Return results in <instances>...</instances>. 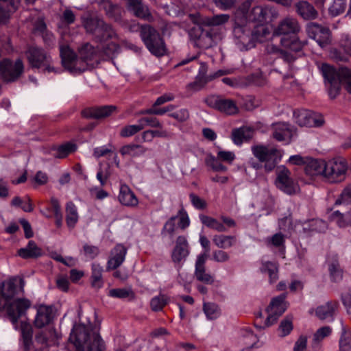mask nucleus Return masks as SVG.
I'll use <instances>...</instances> for the list:
<instances>
[{"instance_id":"nucleus-1","label":"nucleus","mask_w":351,"mask_h":351,"mask_svg":"<svg viewBox=\"0 0 351 351\" xmlns=\"http://www.w3.org/2000/svg\"><path fill=\"white\" fill-rule=\"evenodd\" d=\"M25 281L19 276H12L2 282L0 285V312L5 311L12 323L25 313L31 306L26 298L14 299L24 292Z\"/></svg>"},{"instance_id":"nucleus-2","label":"nucleus","mask_w":351,"mask_h":351,"mask_svg":"<svg viewBox=\"0 0 351 351\" xmlns=\"http://www.w3.org/2000/svg\"><path fill=\"white\" fill-rule=\"evenodd\" d=\"M101 326L99 321L75 324L71 332L69 341L76 351H103L104 342L99 335Z\"/></svg>"},{"instance_id":"nucleus-3","label":"nucleus","mask_w":351,"mask_h":351,"mask_svg":"<svg viewBox=\"0 0 351 351\" xmlns=\"http://www.w3.org/2000/svg\"><path fill=\"white\" fill-rule=\"evenodd\" d=\"M139 29L141 38L152 54L160 57L166 53L164 39L156 29L149 25H142Z\"/></svg>"},{"instance_id":"nucleus-4","label":"nucleus","mask_w":351,"mask_h":351,"mask_svg":"<svg viewBox=\"0 0 351 351\" xmlns=\"http://www.w3.org/2000/svg\"><path fill=\"white\" fill-rule=\"evenodd\" d=\"M251 149L253 155L260 162H265L264 169L266 172L273 171L282 156L280 150L263 145H254Z\"/></svg>"},{"instance_id":"nucleus-5","label":"nucleus","mask_w":351,"mask_h":351,"mask_svg":"<svg viewBox=\"0 0 351 351\" xmlns=\"http://www.w3.org/2000/svg\"><path fill=\"white\" fill-rule=\"evenodd\" d=\"M26 56L32 68H43L44 71L49 73L56 72L55 67L52 65L50 54L43 48L37 46L29 47L26 51Z\"/></svg>"},{"instance_id":"nucleus-6","label":"nucleus","mask_w":351,"mask_h":351,"mask_svg":"<svg viewBox=\"0 0 351 351\" xmlns=\"http://www.w3.org/2000/svg\"><path fill=\"white\" fill-rule=\"evenodd\" d=\"M60 54L63 66L71 73H81L87 69V60L77 58L68 45L60 46Z\"/></svg>"},{"instance_id":"nucleus-7","label":"nucleus","mask_w":351,"mask_h":351,"mask_svg":"<svg viewBox=\"0 0 351 351\" xmlns=\"http://www.w3.org/2000/svg\"><path fill=\"white\" fill-rule=\"evenodd\" d=\"M24 71L23 62L21 59L14 62L8 58L0 61V78L5 82L17 80Z\"/></svg>"},{"instance_id":"nucleus-8","label":"nucleus","mask_w":351,"mask_h":351,"mask_svg":"<svg viewBox=\"0 0 351 351\" xmlns=\"http://www.w3.org/2000/svg\"><path fill=\"white\" fill-rule=\"evenodd\" d=\"M326 172L324 178L329 182L335 183L343 181L346 178L348 166L343 158H338L325 163Z\"/></svg>"},{"instance_id":"nucleus-9","label":"nucleus","mask_w":351,"mask_h":351,"mask_svg":"<svg viewBox=\"0 0 351 351\" xmlns=\"http://www.w3.org/2000/svg\"><path fill=\"white\" fill-rule=\"evenodd\" d=\"M204 101L209 107L228 115H233L239 112V108L234 100L219 95H210L205 99Z\"/></svg>"},{"instance_id":"nucleus-10","label":"nucleus","mask_w":351,"mask_h":351,"mask_svg":"<svg viewBox=\"0 0 351 351\" xmlns=\"http://www.w3.org/2000/svg\"><path fill=\"white\" fill-rule=\"evenodd\" d=\"M306 31L308 36L315 40L322 48L330 44L331 32L328 27L317 23H309L306 25Z\"/></svg>"},{"instance_id":"nucleus-11","label":"nucleus","mask_w":351,"mask_h":351,"mask_svg":"<svg viewBox=\"0 0 351 351\" xmlns=\"http://www.w3.org/2000/svg\"><path fill=\"white\" fill-rule=\"evenodd\" d=\"M291 171L285 166H280L276 170V186L284 193L291 195L296 192L297 184L291 177Z\"/></svg>"},{"instance_id":"nucleus-12","label":"nucleus","mask_w":351,"mask_h":351,"mask_svg":"<svg viewBox=\"0 0 351 351\" xmlns=\"http://www.w3.org/2000/svg\"><path fill=\"white\" fill-rule=\"evenodd\" d=\"M27 326L30 327V329L32 331V338L31 339L33 338V329H32V326L28 324H22L21 332V341L22 351H25L24 347H23V330L25 328H26ZM55 335H56V332L53 330L41 331V332L37 333L35 336L36 341L38 344H40V346L36 348L35 346L34 345L33 339H32V351H48L47 347L49 345V343L51 341H53V337H55Z\"/></svg>"},{"instance_id":"nucleus-13","label":"nucleus","mask_w":351,"mask_h":351,"mask_svg":"<svg viewBox=\"0 0 351 351\" xmlns=\"http://www.w3.org/2000/svg\"><path fill=\"white\" fill-rule=\"evenodd\" d=\"M285 298L286 294L283 293L272 299L267 308L268 315L265 322L266 327L276 323L278 317L285 311L287 308Z\"/></svg>"},{"instance_id":"nucleus-14","label":"nucleus","mask_w":351,"mask_h":351,"mask_svg":"<svg viewBox=\"0 0 351 351\" xmlns=\"http://www.w3.org/2000/svg\"><path fill=\"white\" fill-rule=\"evenodd\" d=\"M190 254L189 245L184 236L176 239V245L171 252V260L175 267L180 269Z\"/></svg>"},{"instance_id":"nucleus-15","label":"nucleus","mask_w":351,"mask_h":351,"mask_svg":"<svg viewBox=\"0 0 351 351\" xmlns=\"http://www.w3.org/2000/svg\"><path fill=\"white\" fill-rule=\"evenodd\" d=\"M300 30L301 27L298 19L292 16H287L282 19L274 28L273 36L289 37L295 36Z\"/></svg>"},{"instance_id":"nucleus-16","label":"nucleus","mask_w":351,"mask_h":351,"mask_svg":"<svg viewBox=\"0 0 351 351\" xmlns=\"http://www.w3.org/2000/svg\"><path fill=\"white\" fill-rule=\"evenodd\" d=\"M293 118L295 123L302 127H319L324 123L322 118L316 117L313 112L306 109L295 110Z\"/></svg>"},{"instance_id":"nucleus-17","label":"nucleus","mask_w":351,"mask_h":351,"mask_svg":"<svg viewBox=\"0 0 351 351\" xmlns=\"http://www.w3.org/2000/svg\"><path fill=\"white\" fill-rule=\"evenodd\" d=\"M128 248L122 243H117L111 250L106 264L108 271L114 270L125 261Z\"/></svg>"},{"instance_id":"nucleus-18","label":"nucleus","mask_w":351,"mask_h":351,"mask_svg":"<svg viewBox=\"0 0 351 351\" xmlns=\"http://www.w3.org/2000/svg\"><path fill=\"white\" fill-rule=\"evenodd\" d=\"M233 35L237 40V44L242 45L246 49L254 47L252 39V31L246 26L235 25Z\"/></svg>"},{"instance_id":"nucleus-19","label":"nucleus","mask_w":351,"mask_h":351,"mask_svg":"<svg viewBox=\"0 0 351 351\" xmlns=\"http://www.w3.org/2000/svg\"><path fill=\"white\" fill-rule=\"evenodd\" d=\"M207 65L205 63L200 64L199 73L194 82L186 85V90L190 93H193L202 90L206 84L212 81V77H208L206 75Z\"/></svg>"},{"instance_id":"nucleus-20","label":"nucleus","mask_w":351,"mask_h":351,"mask_svg":"<svg viewBox=\"0 0 351 351\" xmlns=\"http://www.w3.org/2000/svg\"><path fill=\"white\" fill-rule=\"evenodd\" d=\"M53 317L52 307L40 304L36 308V315L34 321V326L38 328H42L49 324Z\"/></svg>"},{"instance_id":"nucleus-21","label":"nucleus","mask_w":351,"mask_h":351,"mask_svg":"<svg viewBox=\"0 0 351 351\" xmlns=\"http://www.w3.org/2000/svg\"><path fill=\"white\" fill-rule=\"evenodd\" d=\"M206 258L207 256L205 254L197 256L195 262V276L197 280L210 285L214 282V277L206 271Z\"/></svg>"},{"instance_id":"nucleus-22","label":"nucleus","mask_w":351,"mask_h":351,"mask_svg":"<svg viewBox=\"0 0 351 351\" xmlns=\"http://www.w3.org/2000/svg\"><path fill=\"white\" fill-rule=\"evenodd\" d=\"M295 131L293 126L286 123H278L273 125V137L278 141L289 143Z\"/></svg>"},{"instance_id":"nucleus-23","label":"nucleus","mask_w":351,"mask_h":351,"mask_svg":"<svg viewBox=\"0 0 351 351\" xmlns=\"http://www.w3.org/2000/svg\"><path fill=\"white\" fill-rule=\"evenodd\" d=\"M115 110L114 106H95L84 109L82 114L85 118L99 119L109 117Z\"/></svg>"},{"instance_id":"nucleus-24","label":"nucleus","mask_w":351,"mask_h":351,"mask_svg":"<svg viewBox=\"0 0 351 351\" xmlns=\"http://www.w3.org/2000/svg\"><path fill=\"white\" fill-rule=\"evenodd\" d=\"M295 12L304 20H313L318 16L314 6L306 0H300L295 3Z\"/></svg>"},{"instance_id":"nucleus-25","label":"nucleus","mask_w":351,"mask_h":351,"mask_svg":"<svg viewBox=\"0 0 351 351\" xmlns=\"http://www.w3.org/2000/svg\"><path fill=\"white\" fill-rule=\"evenodd\" d=\"M99 8L100 10L104 11L108 18L116 22L121 20L123 9L119 5L110 0H100Z\"/></svg>"},{"instance_id":"nucleus-26","label":"nucleus","mask_w":351,"mask_h":351,"mask_svg":"<svg viewBox=\"0 0 351 351\" xmlns=\"http://www.w3.org/2000/svg\"><path fill=\"white\" fill-rule=\"evenodd\" d=\"M118 198L121 204L127 206L134 207L138 204V200L135 194L125 184H121Z\"/></svg>"},{"instance_id":"nucleus-27","label":"nucleus","mask_w":351,"mask_h":351,"mask_svg":"<svg viewBox=\"0 0 351 351\" xmlns=\"http://www.w3.org/2000/svg\"><path fill=\"white\" fill-rule=\"evenodd\" d=\"M326 0H316L315 3L317 5L324 7ZM347 8V0H331L329 3L328 10V14L332 17H336L342 14Z\"/></svg>"},{"instance_id":"nucleus-28","label":"nucleus","mask_w":351,"mask_h":351,"mask_svg":"<svg viewBox=\"0 0 351 351\" xmlns=\"http://www.w3.org/2000/svg\"><path fill=\"white\" fill-rule=\"evenodd\" d=\"M326 161L308 158L304 167L305 173L310 176H322L324 177Z\"/></svg>"},{"instance_id":"nucleus-29","label":"nucleus","mask_w":351,"mask_h":351,"mask_svg":"<svg viewBox=\"0 0 351 351\" xmlns=\"http://www.w3.org/2000/svg\"><path fill=\"white\" fill-rule=\"evenodd\" d=\"M329 277L334 283L340 282L343 278L344 271L341 267L337 256H335L328 263Z\"/></svg>"},{"instance_id":"nucleus-30","label":"nucleus","mask_w":351,"mask_h":351,"mask_svg":"<svg viewBox=\"0 0 351 351\" xmlns=\"http://www.w3.org/2000/svg\"><path fill=\"white\" fill-rule=\"evenodd\" d=\"M17 254L23 259L36 258L43 254V251L34 241H29L25 247L18 250Z\"/></svg>"},{"instance_id":"nucleus-31","label":"nucleus","mask_w":351,"mask_h":351,"mask_svg":"<svg viewBox=\"0 0 351 351\" xmlns=\"http://www.w3.org/2000/svg\"><path fill=\"white\" fill-rule=\"evenodd\" d=\"M254 130L249 127H241L232 131L231 138L234 144L241 145L243 141L252 138Z\"/></svg>"},{"instance_id":"nucleus-32","label":"nucleus","mask_w":351,"mask_h":351,"mask_svg":"<svg viewBox=\"0 0 351 351\" xmlns=\"http://www.w3.org/2000/svg\"><path fill=\"white\" fill-rule=\"evenodd\" d=\"M128 9L137 17L149 19L152 17L147 6L142 3V0H128Z\"/></svg>"},{"instance_id":"nucleus-33","label":"nucleus","mask_w":351,"mask_h":351,"mask_svg":"<svg viewBox=\"0 0 351 351\" xmlns=\"http://www.w3.org/2000/svg\"><path fill=\"white\" fill-rule=\"evenodd\" d=\"M103 272L104 268L99 263L91 265L90 283L93 288L99 289L104 286Z\"/></svg>"},{"instance_id":"nucleus-34","label":"nucleus","mask_w":351,"mask_h":351,"mask_svg":"<svg viewBox=\"0 0 351 351\" xmlns=\"http://www.w3.org/2000/svg\"><path fill=\"white\" fill-rule=\"evenodd\" d=\"M213 242L219 249H228L237 244V238L234 235L215 234Z\"/></svg>"},{"instance_id":"nucleus-35","label":"nucleus","mask_w":351,"mask_h":351,"mask_svg":"<svg viewBox=\"0 0 351 351\" xmlns=\"http://www.w3.org/2000/svg\"><path fill=\"white\" fill-rule=\"evenodd\" d=\"M230 19L226 14H217L212 17H199L197 23L203 26H217L225 24Z\"/></svg>"},{"instance_id":"nucleus-36","label":"nucleus","mask_w":351,"mask_h":351,"mask_svg":"<svg viewBox=\"0 0 351 351\" xmlns=\"http://www.w3.org/2000/svg\"><path fill=\"white\" fill-rule=\"evenodd\" d=\"M321 72L324 79L329 83L341 81L343 77L341 75V68L337 71L330 64L324 63L320 67Z\"/></svg>"},{"instance_id":"nucleus-37","label":"nucleus","mask_w":351,"mask_h":351,"mask_svg":"<svg viewBox=\"0 0 351 351\" xmlns=\"http://www.w3.org/2000/svg\"><path fill=\"white\" fill-rule=\"evenodd\" d=\"M95 40L98 42L107 41L109 39L117 38V34L111 25L103 21V24L99 29Z\"/></svg>"},{"instance_id":"nucleus-38","label":"nucleus","mask_w":351,"mask_h":351,"mask_svg":"<svg viewBox=\"0 0 351 351\" xmlns=\"http://www.w3.org/2000/svg\"><path fill=\"white\" fill-rule=\"evenodd\" d=\"M108 295L111 298L127 300L128 301L134 300L136 298V294L130 287L112 289L108 291Z\"/></svg>"},{"instance_id":"nucleus-39","label":"nucleus","mask_w":351,"mask_h":351,"mask_svg":"<svg viewBox=\"0 0 351 351\" xmlns=\"http://www.w3.org/2000/svg\"><path fill=\"white\" fill-rule=\"evenodd\" d=\"M338 307V302L329 301L324 305L318 306L316 309V315L320 319H325L332 317Z\"/></svg>"},{"instance_id":"nucleus-40","label":"nucleus","mask_w":351,"mask_h":351,"mask_svg":"<svg viewBox=\"0 0 351 351\" xmlns=\"http://www.w3.org/2000/svg\"><path fill=\"white\" fill-rule=\"evenodd\" d=\"M268 10L267 6L256 5L250 10L247 18L251 21L263 23L267 19Z\"/></svg>"},{"instance_id":"nucleus-41","label":"nucleus","mask_w":351,"mask_h":351,"mask_svg":"<svg viewBox=\"0 0 351 351\" xmlns=\"http://www.w3.org/2000/svg\"><path fill=\"white\" fill-rule=\"evenodd\" d=\"M280 44L283 47L295 52L301 51L304 45V43L300 41L296 37V35L289 37H282Z\"/></svg>"},{"instance_id":"nucleus-42","label":"nucleus","mask_w":351,"mask_h":351,"mask_svg":"<svg viewBox=\"0 0 351 351\" xmlns=\"http://www.w3.org/2000/svg\"><path fill=\"white\" fill-rule=\"evenodd\" d=\"M103 19L98 17H88L83 20L82 23L86 32L92 34L95 39L97 33H99V29L103 24Z\"/></svg>"},{"instance_id":"nucleus-43","label":"nucleus","mask_w":351,"mask_h":351,"mask_svg":"<svg viewBox=\"0 0 351 351\" xmlns=\"http://www.w3.org/2000/svg\"><path fill=\"white\" fill-rule=\"evenodd\" d=\"M119 152L122 156L137 157L144 154L147 148L138 144H129L121 147Z\"/></svg>"},{"instance_id":"nucleus-44","label":"nucleus","mask_w":351,"mask_h":351,"mask_svg":"<svg viewBox=\"0 0 351 351\" xmlns=\"http://www.w3.org/2000/svg\"><path fill=\"white\" fill-rule=\"evenodd\" d=\"M262 273H267L270 283L275 282L278 278V265L276 263L266 261L262 263L260 268Z\"/></svg>"},{"instance_id":"nucleus-45","label":"nucleus","mask_w":351,"mask_h":351,"mask_svg":"<svg viewBox=\"0 0 351 351\" xmlns=\"http://www.w3.org/2000/svg\"><path fill=\"white\" fill-rule=\"evenodd\" d=\"M269 35L270 31L267 26L264 25H260L255 27L254 29L252 31V39L254 43V47L255 46L256 42H265Z\"/></svg>"},{"instance_id":"nucleus-46","label":"nucleus","mask_w":351,"mask_h":351,"mask_svg":"<svg viewBox=\"0 0 351 351\" xmlns=\"http://www.w3.org/2000/svg\"><path fill=\"white\" fill-rule=\"evenodd\" d=\"M78 221L77 207L72 202L66 204V221L69 227L73 228Z\"/></svg>"},{"instance_id":"nucleus-47","label":"nucleus","mask_w":351,"mask_h":351,"mask_svg":"<svg viewBox=\"0 0 351 351\" xmlns=\"http://www.w3.org/2000/svg\"><path fill=\"white\" fill-rule=\"evenodd\" d=\"M201 222L208 228H212L219 232H223L227 230L225 226L217 219L205 215H200Z\"/></svg>"},{"instance_id":"nucleus-48","label":"nucleus","mask_w":351,"mask_h":351,"mask_svg":"<svg viewBox=\"0 0 351 351\" xmlns=\"http://www.w3.org/2000/svg\"><path fill=\"white\" fill-rule=\"evenodd\" d=\"M77 149V145L71 142H67L64 144L60 145L54 154V157L56 158H64L67 157L71 153L74 152Z\"/></svg>"},{"instance_id":"nucleus-49","label":"nucleus","mask_w":351,"mask_h":351,"mask_svg":"<svg viewBox=\"0 0 351 351\" xmlns=\"http://www.w3.org/2000/svg\"><path fill=\"white\" fill-rule=\"evenodd\" d=\"M143 130V126L140 125L139 123L135 125H127L121 129L119 135L123 138H128L134 136Z\"/></svg>"},{"instance_id":"nucleus-50","label":"nucleus","mask_w":351,"mask_h":351,"mask_svg":"<svg viewBox=\"0 0 351 351\" xmlns=\"http://www.w3.org/2000/svg\"><path fill=\"white\" fill-rule=\"evenodd\" d=\"M221 160L212 155H209L205 160L207 166L211 167L214 171L225 172L227 171V167L221 163Z\"/></svg>"},{"instance_id":"nucleus-51","label":"nucleus","mask_w":351,"mask_h":351,"mask_svg":"<svg viewBox=\"0 0 351 351\" xmlns=\"http://www.w3.org/2000/svg\"><path fill=\"white\" fill-rule=\"evenodd\" d=\"M330 219L334 221L339 228H345L350 225V221L346 215L339 210L334 211L330 216Z\"/></svg>"},{"instance_id":"nucleus-52","label":"nucleus","mask_w":351,"mask_h":351,"mask_svg":"<svg viewBox=\"0 0 351 351\" xmlns=\"http://www.w3.org/2000/svg\"><path fill=\"white\" fill-rule=\"evenodd\" d=\"M204 313L209 319H217L220 315V311L217 305L213 303H205L203 306Z\"/></svg>"},{"instance_id":"nucleus-53","label":"nucleus","mask_w":351,"mask_h":351,"mask_svg":"<svg viewBox=\"0 0 351 351\" xmlns=\"http://www.w3.org/2000/svg\"><path fill=\"white\" fill-rule=\"evenodd\" d=\"M80 58L87 61L91 60L95 54V48L89 43L84 44L79 50Z\"/></svg>"},{"instance_id":"nucleus-54","label":"nucleus","mask_w":351,"mask_h":351,"mask_svg":"<svg viewBox=\"0 0 351 351\" xmlns=\"http://www.w3.org/2000/svg\"><path fill=\"white\" fill-rule=\"evenodd\" d=\"M138 123H140V125H142L143 126V129L146 126H149L151 128H162V125L155 117H141L138 120Z\"/></svg>"},{"instance_id":"nucleus-55","label":"nucleus","mask_w":351,"mask_h":351,"mask_svg":"<svg viewBox=\"0 0 351 351\" xmlns=\"http://www.w3.org/2000/svg\"><path fill=\"white\" fill-rule=\"evenodd\" d=\"M176 219V216H173L165 223L161 231L162 234H168L170 237L173 236L176 230L175 221Z\"/></svg>"},{"instance_id":"nucleus-56","label":"nucleus","mask_w":351,"mask_h":351,"mask_svg":"<svg viewBox=\"0 0 351 351\" xmlns=\"http://www.w3.org/2000/svg\"><path fill=\"white\" fill-rule=\"evenodd\" d=\"M212 258L217 263H226L230 261V256L228 252L220 249L213 251Z\"/></svg>"},{"instance_id":"nucleus-57","label":"nucleus","mask_w":351,"mask_h":351,"mask_svg":"<svg viewBox=\"0 0 351 351\" xmlns=\"http://www.w3.org/2000/svg\"><path fill=\"white\" fill-rule=\"evenodd\" d=\"M341 75L343 77L342 84H345L346 89L351 94V70L346 67H341Z\"/></svg>"},{"instance_id":"nucleus-58","label":"nucleus","mask_w":351,"mask_h":351,"mask_svg":"<svg viewBox=\"0 0 351 351\" xmlns=\"http://www.w3.org/2000/svg\"><path fill=\"white\" fill-rule=\"evenodd\" d=\"M23 347L25 351H32V331L27 326L23 330Z\"/></svg>"},{"instance_id":"nucleus-59","label":"nucleus","mask_w":351,"mask_h":351,"mask_svg":"<svg viewBox=\"0 0 351 351\" xmlns=\"http://www.w3.org/2000/svg\"><path fill=\"white\" fill-rule=\"evenodd\" d=\"M332 332V329L330 326H323L319 328L313 335V341L315 343H319L322 341L325 337L329 336Z\"/></svg>"},{"instance_id":"nucleus-60","label":"nucleus","mask_w":351,"mask_h":351,"mask_svg":"<svg viewBox=\"0 0 351 351\" xmlns=\"http://www.w3.org/2000/svg\"><path fill=\"white\" fill-rule=\"evenodd\" d=\"M166 304V299L164 295L154 297L150 302L151 308L154 311H158L162 309Z\"/></svg>"},{"instance_id":"nucleus-61","label":"nucleus","mask_w":351,"mask_h":351,"mask_svg":"<svg viewBox=\"0 0 351 351\" xmlns=\"http://www.w3.org/2000/svg\"><path fill=\"white\" fill-rule=\"evenodd\" d=\"M169 116L179 122H184L189 119V112L186 108H182L176 112L170 113Z\"/></svg>"},{"instance_id":"nucleus-62","label":"nucleus","mask_w":351,"mask_h":351,"mask_svg":"<svg viewBox=\"0 0 351 351\" xmlns=\"http://www.w3.org/2000/svg\"><path fill=\"white\" fill-rule=\"evenodd\" d=\"M339 346L341 351H347L351 347V333H347L346 331H343L340 340H339Z\"/></svg>"},{"instance_id":"nucleus-63","label":"nucleus","mask_w":351,"mask_h":351,"mask_svg":"<svg viewBox=\"0 0 351 351\" xmlns=\"http://www.w3.org/2000/svg\"><path fill=\"white\" fill-rule=\"evenodd\" d=\"M280 335L282 337L287 336L293 330V324L291 319L286 318L283 319L279 326Z\"/></svg>"},{"instance_id":"nucleus-64","label":"nucleus","mask_w":351,"mask_h":351,"mask_svg":"<svg viewBox=\"0 0 351 351\" xmlns=\"http://www.w3.org/2000/svg\"><path fill=\"white\" fill-rule=\"evenodd\" d=\"M189 198L191 202L192 205L198 210H204L206 208L207 204L206 202L199 197L198 195L195 193H191L189 195Z\"/></svg>"}]
</instances>
